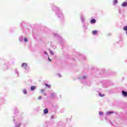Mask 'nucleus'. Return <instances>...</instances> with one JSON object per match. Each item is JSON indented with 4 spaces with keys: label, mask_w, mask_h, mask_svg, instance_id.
<instances>
[{
    "label": "nucleus",
    "mask_w": 127,
    "mask_h": 127,
    "mask_svg": "<svg viewBox=\"0 0 127 127\" xmlns=\"http://www.w3.org/2000/svg\"><path fill=\"white\" fill-rule=\"evenodd\" d=\"M22 67H23V68H25V69H26V68H27V64L23 63L22 64Z\"/></svg>",
    "instance_id": "f257e3e1"
},
{
    "label": "nucleus",
    "mask_w": 127,
    "mask_h": 127,
    "mask_svg": "<svg viewBox=\"0 0 127 127\" xmlns=\"http://www.w3.org/2000/svg\"><path fill=\"white\" fill-rule=\"evenodd\" d=\"M122 95L124 97H127V93L125 90L122 91Z\"/></svg>",
    "instance_id": "f03ea898"
},
{
    "label": "nucleus",
    "mask_w": 127,
    "mask_h": 127,
    "mask_svg": "<svg viewBox=\"0 0 127 127\" xmlns=\"http://www.w3.org/2000/svg\"><path fill=\"white\" fill-rule=\"evenodd\" d=\"M30 89H31V91H33V90H35V89H36V86H32L31 87Z\"/></svg>",
    "instance_id": "7ed1b4c3"
},
{
    "label": "nucleus",
    "mask_w": 127,
    "mask_h": 127,
    "mask_svg": "<svg viewBox=\"0 0 127 127\" xmlns=\"http://www.w3.org/2000/svg\"><path fill=\"white\" fill-rule=\"evenodd\" d=\"M44 114H45L46 115V114H47L48 113V109H44V111H43Z\"/></svg>",
    "instance_id": "20e7f679"
},
{
    "label": "nucleus",
    "mask_w": 127,
    "mask_h": 127,
    "mask_svg": "<svg viewBox=\"0 0 127 127\" xmlns=\"http://www.w3.org/2000/svg\"><path fill=\"white\" fill-rule=\"evenodd\" d=\"M98 33V31L97 30L92 31V34L94 35L97 34Z\"/></svg>",
    "instance_id": "39448f33"
},
{
    "label": "nucleus",
    "mask_w": 127,
    "mask_h": 127,
    "mask_svg": "<svg viewBox=\"0 0 127 127\" xmlns=\"http://www.w3.org/2000/svg\"><path fill=\"white\" fill-rule=\"evenodd\" d=\"M90 22H91V23H95L96 20H95V19H91Z\"/></svg>",
    "instance_id": "423d86ee"
},
{
    "label": "nucleus",
    "mask_w": 127,
    "mask_h": 127,
    "mask_svg": "<svg viewBox=\"0 0 127 127\" xmlns=\"http://www.w3.org/2000/svg\"><path fill=\"white\" fill-rule=\"evenodd\" d=\"M22 93H23V94H27V91L25 89H24L22 91Z\"/></svg>",
    "instance_id": "0eeeda50"
},
{
    "label": "nucleus",
    "mask_w": 127,
    "mask_h": 127,
    "mask_svg": "<svg viewBox=\"0 0 127 127\" xmlns=\"http://www.w3.org/2000/svg\"><path fill=\"white\" fill-rule=\"evenodd\" d=\"M124 30L127 31V26H125L124 28Z\"/></svg>",
    "instance_id": "6e6552de"
},
{
    "label": "nucleus",
    "mask_w": 127,
    "mask_h": 127,
    "mask_svg": "<svg viewBox=\"0 0 127 127\" xmlns=\"http://www.w3.org/2000/svg\"><path fill=\"white\" fill-rule=\"evenodd\" d=\"M45 86H46V87H48V88H50V87L51 86V85H48L46 83H45Z\"/></svg>",
    "instance_id": "1a4fd4ad"
},
{
    "label": "nucleus",
    "mask_w": 127,
    "mask_h": 127,
    "mask_svg": "<svg viewBox=\"0 0 127 127\" xmlns=\"http://www.w3.org/2000/svg\"><path fill=\"white\" fill-rule=\"evenodd\" d=\"M114 3L116 4V3H118V0H114L113 1Z\"/></svg>",
    "instance_id": "9d476101"
},
{
    "label": "nucleus",
    "mask_w": 127,
    "mask_h": 127,
    "mask_svg": "<svg viewBox=\"0 0 127 127\" xmlns=\"http://www.w3.org/2000/svg\"><path fill=\"white\" fill-rule=\"evenodd\" d=\"M111 114H114L113 112H109L107 113V115H111Z\"/></svg>",
    "instance_id": "9b49d317"
},
{
    "label": "nucleus",
    "mask_w": 127,
    "mask_h": 127,
    "mask_svg": "<svg viewBox=\"0 0 127 127\" xmlns=\"http://www.w3.org/2000/svg\"><path fill=\"white\" fill-rule=\"evenodd\" d=\"M99 95L100 97H104V96H105V95L102 94L101 93H99Z\"/></svg>",
    "instance_id": "f8f14e48"
},
{
    "label": "nucleus",
    "mask_w": 127,
    "mask_h": 127,
    "mask_svg": "<svg viewBox=\"0 0 127 127\" xmlns=\"http://www.w3.org/2000/svg\"><path fill=\"white\" fill-rule=\"evenodd\" d=\"M24 40L25 42H27V41H28L27 38H25Z\"/></svg>",
    "instance_id": "ddd939ff"
},
{
    "label": "nucleus",
    "mask_w": 127,
    "mask_h": 127,
    "mask_svg": "<svg viewBox=\"0 0 127 127\" xmlns=\"http://www.w3.org/2000/svg\"><path fill=\"white\" fill-rule=\"evenodd\" d=\"M103 112H99V115H100V116H103Z\"/></svg>",
    "instance_id": "4468645a"
},
{
    "label": "nucleus",
    "mask_w": 127,
    "mask_h": 127,
    "mask_svg": "<svg viewBox=\"0 0 127 127\" xmlns=\"http://www.w3.org/2000/svg\"><path fill=\"white\" fill-rule=\"evenodd\" d=\"M41 92L42 93H43V92H44V90H43V89H42V90H41Z\"/></svg>",
    "instance_id": "2eb2a0df"
},
{
    "label": "nucleus",
    "mask_w": 127,
    "mask_h": 127,
    "mask_svg": "<svg viewBox=\"0 0 127 127\" xmlns=\"http://www.w3.org/2000/svg\"><path fill=\"white\" fill-rule=\"evenodd\" d=\"M42 97L41 96H40L39 98H38V100H40V99H41Z\"/></svg>",
    "instance_id": "dca6fc26"
},
{
    "label": "nucleus",
    "mask_w": 127,
    "mask_h": 127,
    "mask_svg": "<svg viewBox=\"0 0 127 127\" xmlns=\"http://www.w3.org/2000/svg\"><path fill=\"white\" fill-rule=\"evenodd\" d=\"M51 54H52L53 55V54H54L52 52H51Z\"/></svg>",
    "instance_id": "f3484780"
},
{
    "label": "nucleus",
    "mask_w": 127,
    "mask_h": 127,
    "mask_svg": "<svg viewBox=\"0 0 127 127\" xmlns=\"http://www.w3.org/2000/svg\"><path fill=\"white\" fill-rule=\"evenodd\" d=\"M44 96H46V94L45 93V94H44Z\"/></svg>",
    "instance_id": "a211bd4d"
},
{
    "label": "nucleus",
    "mask_w": 127,
    "mask_h": 127,
    "mask_svg": "<svg viewBox=\"0 0 127 127\" xmlns=\"http://www.w3.org/2000/svg\"><path fill=\"white\" fill-rule=\"evenodd\" d=\"M49 60H50V61H51V60H50V59H49Z\"/></svg>",
    "instance_id": "6ab92c4d"
}]
</instances>
